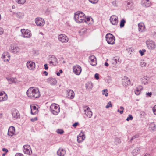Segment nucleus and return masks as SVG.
I'll return each instance as SVG.
<instances>
[{"instance_id": "37998d69", "label": "nucleus", "mask_w": 156, "mask_h": 156, "mask_svg": "<svg viewBox=\"0 0 156 156\" xmlns=\"http://www.w3.org/2000/svg\"><path fill=\"white\" fill-rule=\"evenodd\" d=\"M112 4L113 6L117 7L118 6V2L116 0H114L112 2Z\"/></svg>"}, {"instance_id": "79ce46f5", "label": "nucleus", "mask_w": 156, "mask_h": 156, "mask_svg": "<svg viewBox=\"0 0 156 156\" xmlns=\"http://www.w3.org/2000/svg\"><path fill=\"white\" fill-rule=\"evenodd\" d=\"M88 1L91 3L95 4L98 3L99 0H88Z\"/></svg>"}, {"instance_id": "ea45409f", "label": "nucleus", "mask_w": 156, "mask_h": 156, "mask_svg": "<svg viewBox=\"0 0 156 156\" xmlns=\"http://www.w3.org/2000/svg\"><path fill=\"white\" fill-rule=\"evenodd\" d=\"M16 1L19 4H23L25 2L26 0H16Z\"/></svg>"}, {"instance_id": "49530a36", "label": "nucleus", "mask_w": 156, "mask_h": 156, "mask_svg": "<svg viewBox=\"0 0 156 156\" xmlns=\"http://www.w3.org/2000/svg\"><path fill=\"white\" fill-rule=\"evenodd\" d=\"M133 119V117L131 115H129L128 117L127 118L126 120L127 121H129V120H132Z\"/></svg>"}, {"instance_id": "c9c22d12", "label": "nucleus", "mask_w": 156, "mask_h": 156, "mask_svg": "<svg viewBox=\"0 0 156 156\" xmlns=\"http://www.w3.org/2000/svg\"><path fill=\"white\" fill-rule=\"evenodd\" d=\"M156 125L154 123L152 122L150 124L149 127V129L150 131H154L155 129Z\"/></svg>"}, {"instance_id": "4468645a", "label": "nucleus", "mask_w": 156, "mask_h": 156, "mask_svg": "<svg viewBox=\"0 0 156 156\" xmlns=\"http://www.w3.org/2000/svg\"><path fill=\"white\" fill-rule=\"evenodd\" d=\"M84 109L86 115L89 118H91L92 116L93 113L90 108L87 106H86L84 108Z\"/></svg>"}, {"instance_id": "09e8293b", "label": "nucleus", "mask_w": 156, "mask_h": 156, "mask_svg": "<svg viewBox=\"0 0 156 156\" xmlns=\"http://www.w3.org/2000/svg\"><path fill=\"white\" fill-rule=\"evenodd\" d=\"M115 143L116 144H118L121 142L120 139L119 138H116L115 141Z\"/></svg>"}, {"instance_id": "72a5a7b5", "label": "nucleus", "mask_w": 156, "mask_h": 156, "mask_svg": "<svg viewBox=\"0 0 156 156\" xmlns=\"http://www.w3.org/2000/svg\"><path fill=\"white\" fill-rule=\"evenodd\" d=\"M140 150L139 147H137L132 151V154L134 156L136 155L139 153Z\"/></svg>"}, {"instance_id": "2eb2a0df", "label": "nucleus", "mask_w": 156, "mask_h": 156, "mask_svg": "<svg viewBox=\"0 0 156 156\" xmlns=\"http://www.w3.org/2000/svg\"><path fill=\"white\" fill-rule=\"evenodd\" d=\"M110 20L113 25H117L118 24V17L116 16L113 15L110 18Z\"/></svg>"}, {"instance_id": "f257e3e1", "label": "nucleus", "mask_w": 156, "mask_h": 156, "mask_svg": "<svg viewBox=\"0 0 156 156\" xmlns=\"http://www.w3.org/2000/svg\"><path fill=\"white\" fill-rule=\"evenodd\" d=\"M26 94L28 97L33 99L39 98L41 95L38 88L34 87H30L27 91Z\"/></svg>"}, {"instance_id": "7c9ffc66", "label": "nucleus", "mask_w": 156, "mask_h": 156, "mask_svg": "<svg viewBox=\"0 0 156 156\" xmlns=\"http://www.w3.org/2000/svg\"><path fill=\"white\" fill-rule=\"evenodd\" d=\"M48 81L49 83L52 85H55L57 83L56 80L55 78H48Z\"/></svg>"}, {"instance_id": "e2e57ef3", "label": "nucleus", "mask_w": 156, "mask_h": 156, "mask_svg": "<svg viewBox=\"0 0 156 156\" xmlns=\"http://www.w3.org/2000/svg\"><path fill=\"white\" fill-rule=\"evenodd\" d=\"M44 69H45V70H47L48 69V65L47 64H45L44 65Z\"/></svg>"}, {"instance_id": "c03bdc74", "label": "nucleus", "mask_w": 156, "mask_h": 156, "mask_svg": "<svg viewBox=\"0 0 156 156\" xmlns=\"http://www.w3.org/2000/svg\"><path fill=\"white\" fill-rule=\"evenodd\" d=\"M56 132L58 134H62L64 133V131L62 129H58L56 130Z\"/></svg>"}, {"instance_id": "f704fd0d", "label": "nucleus", "mask_w": 156, "mask_h": 156, "mask_svg": "<svg viewBox=\"0 0 156 156\" xmlns=\"http://www.w3.org/2000/svg\"><path fill=\"white\" fill-rule=\"evenodd\" d=\"M127 6L128 8L130 9H132L134 8V5L133 2L129 1L127 2Z\"/></svg>"}, {"instance_id": "69168bd1", "label": "nucleus", "mask_w": 156, "mask_h": 156, "mask_svg": "<svg viewBox=\"0 0 156 156\" xmlns=\"http://www.w3.org/2000/svg\"><path fill=\"white\" fill-rule=\"evenodd\" d=\"M3 115V113L2 112H0V118H2Z\"/></svg>"}, {"instance_id": "a19ab883", "label": "nucleus", "mask_w": 156, "mask_h": 156, "mask_svg": "<svg viewBox=\"0 0 156 156\" xmlns=\"http://www.w3.org/2000/svg\"><path fill=\"white\" fill-rule=\"evenodd\" d=\"M125 22L126 21L124 19H122L121 20L120 24L121 28L122 27L124 26Z\"/></svg>"}, {"instance_id": "473e14b6", "label": "nucleus", "mask_w": 156, "mask_h": 156, "mask_svg": "<svg viewBox=\"0 0 156 156\" xmlns=\"http://www.w3.org/2000/svg\"><path fill=\"white\" fill-rule=\"evenodd\" d=\"M93 87V84L90 82H87L86 84V88L87 90H90Z\"/></svg>"}, {"instance_id": "6e6552de", "label": "nucleus", "mask_w": 156, "mask_h": 156, "mask_svg": "<svg viewBox=\"0 0 156 156\" xmlns=\"http://www.w3.org/2000/svg\"><path fill=\"white\" fill-rule=\"evenodd\" d=\"M73 72L76 75H80L82 71V68L80 66L78 65L74 66L73 67Z\"/></svg>"}, {"instance_id": "bf43d9fd", "label": "nucleus", "mask_w": 156, "mask_h": 156, "mask_svg": "<svg viewBox=\"0 0 156 156\" xmlns=\"http://www.w3.org/2000/svg\"><path fill=\"white\" fill-rule=\"evenodd\" d=\"M2 151L4 152H5V153H7L8 151L7 149L5 148H2Z\"/></svg>"}, {"instance_id": "864d4df0", "label": "nucleus", "mask_w": 156, "mask_h": 156, "mask_svg": "<svg viewBox=\"0 0 156 156\" xmlns=\"http://www.w3.org/2000/svg\"><path fill=\"white\" fill-rule=\"evenodd\" d=\"M4 32V30L2 28L0 27V35L2 34Z\"/></svg>"}, {"instance_id": "f8f14e48", "label": "nucleus", "mask_w": 156, "mask_h": 156, "mask_svg": "<svg viewBox=\"0 0 156 156\" xmlns=\"http://www.w3.org/2000/svg\"><path fill=\"white\" fill-rule=\"evenodd\" d=\"M23 151L25 154L28 155H30L32 153L30 147L28 145H26L23 146Z\"/></svg>"}, {"instance_id": "f03ea898", "label": "nucleus", "mask_w": 156, "mask_h": 156, "mask_svg": "<svg viewBox=\"0 0 156 156\" xmlns=\"http://www.w3.org/2000/svg\"><path fill=\"white\" fill-rule=\"evenodd\" d=\"M74 19L77 23L83 22L85 20V15L82 12H76L74 13Z\"/></svg>"}, {"instance_id": "6e6d98bb", "label": "nucleus", "mask_w": 156, "mask_h": 156, "mask_svg": "<svg viewBox=\"0 0 156 156\" xmlns=\"http://www.w3.org/2000/svg\"><path fill=\"white\" fill-rule=\"evenodd\" d=\"M37 117H34V118H32L30 120L32 122H34V121L37 120Z\"/></svg>"}, {"instance_id": "680f3d73", "label": "nucleus", "mask_w": 156, "mask_h": 156, "mask_svg": "<svg viewBox=\"0 0 156 156\" xmlns=\"http://www.w3.org/2000/svg\"><path fill=\"white\" fill-rule=\"evenodd\" d=\"M117 112H119L121 114H122L123 112V110H120L119 109L117 110Z\"/></svg>"}, {"instance_id": "9b49d317", "label": "nucleus", "mask_w": 156, "mask_h": 156, "mask_svg": "<svg viewBox=\"0 0 156 156\" xmlns=\"http://www.w3.org/2000/svg\"><path fill=\"white\" fill-rule=\"evenodd\" d=\"M35 21L37 26L42 27L45 24L44 20L40 17L36 18L35 19Z\"/></svg>"}, {"instance_id": "603ef678", "label": "nucleus", "mask_w": 156, "mask_h": 156, "mask_svg": "<svg viewBox=\"0 0 156 156\" xmlns=\"http://www.w3.org/2000/svg\"><path fill=\"white\" fill-rule=\"evenodd\" d=\"M63 72L62 70V69H60L59 71V72L57 73L56 74L58 76H60V73H62Z\"/></svg>"}, {"instance_id": "de8ad7c7", "label": "nucleus", "mask_w": 156, "mask_h": 156, "mask_svg": "<svg viewBox=\"0 0 156 156\" xmlns=\"http://www.w3.org/2000/svg\"><path fill=\"white\" fill-rule=\"evenodd\" d=\"M112 104L111 102L110 101L108 102L107 105L105 106V108H108L110 107H112Z\"/></svg>"}, {"instance_id": "4c0bfd02", "label": "nucleus", "mask_w": 156, "mask_h": 156, "mask_svg": "<svg viewBox=\"0 0 156 156\" xmlns=\"http://www.w3.org/2000/svg\"><path fill=\"white\" fill-rule=\"evenodd\" d=\"M15 14H16V16L20 18H23L24 16V13L23 12H18Z\"/></svg>"}, {"instance_id": "423d86ee", "label": "nucleus", "mask_w": 156, "mask_h": 156, "mask_svg": "<svg viewBox=\"0 0 156 156\" xmlns=\"http://www.w3.org/2000/svg\"><path fill=\"white\" fill-rule=\"evenodd\" d=\"M58 39L62 43H67L69 40L68 37L63 34H60L58 35Z\"/></svg>"}, {"instance_id": "6ab92c4d", "label": "nucleus", "mask_w": 156, "mask_h": 156, "mask_svg": "<svg viewBox=\"0 0 156 156\" xmlns=\"http://www.w3.org/2000/svg\"><path fill=\"white\" fill-rule=\"evenodd\" d=\"M10 51L14 54H16L20 51V48L18 46H12L10 49Z\"/></svg>"}, {"instance_id": "052dcab7", "label": "nucleus", "mask_w": 156, "mask_h": 156, "mask_svg": "<svg viewBox=\"0 0 156 156\" xmlns=\"http://www.w3.org/2000/svg\"><path fill=\"white\" fill-rule=\"evenodd\" d=\"M152 94V93L151 92H148L146 94V95L147 96L150 97L151 96Z\"/></svg>"}, {"instance_id": "0e129e2a", "label": "nucleus", "mask_w": 156, "mask_h": 156, "mask_svg": "<svg viewBox=\"0 0 156 156\" xmlns=\"http://www.w3.org/2000/svg\"><path fill=\"white\" fill-rule=\"evenodd\" d=\"M43 74H44L45 76H46L48 75V73L46 71L43 72Z\"/></svg>"}, {"instance_id": "dca6fc26", "label": "nucleus", "mask_w": 156, "mask_h": 156, "mask_svg": "<svg viewBox=\"0 0 156 156\" xmlns=\"http://www.w3.org/2000/svg\"><path fill=\"white\" fill-rule=\"evenodd\" d=\"M8 97L4 91L0 92V102L5 101L7 100Z\"/></svg>"}, {"instance_id": "a211bd4d", "label": "nucleus", "mask_w": 156, "mask_h": 156, "mask_svg": "<svg viewBox=\"0 0 156 156\" xmlns=\"http://www.w3.org/2000/svg\"><path fill=\"white\" fill-rule=\"evenodd\" d=\"M15 127L12 126L9 127L8 130V135L10 136H12L15 134Z\"/></svg>"}, {"instance_id": "a878e982", "label": "nucleus", "mask_w": 156, "mask_h": 156, "mask_svg": "<svg viewBox=\"0 0 156 156\" xmlns=\"http://www.w3.org/2000/svg\"><path fill=\"white\" fill-rule=\"evenodd\" d=\"M138 30L140 32H143L144 31L145 26L143 23H140L138 24Z\"/></svg>"}, {"instance_id": "4be33fe9", "label": "nucleus", "mask_w": 156, "mask_h": 156, "mask_svg": "<svg viewBox=\"0 0 156 156\" xmlns=\"http://www.w3.org/2000/svg\"><path fill=\"white\" fill-rule=\"evenodd\" d=\"M10 55L7 52L3 53L2 55V58L4 62H8L10 59Z\"/></svg>"}, {"instance_id": "8fccbe9b", "label": "nucleus", "mask_w": 156, "mask_h": 156, "mask_svg": "<svg viewBox=\"0 0 156 156\" xmlns=\"http://www.w3.org/2000/svg\"><path fill=\"white\" fill-rule=\"evenodd\" d=\"M152 110L154 114L156 115V105L153 108Z\"/></svg>"}, {"instance_id": "4d7b16f0", "label": "nucleus", "mask_w": 156, "mask_h": 156, "mask_svg": "<svg viewBox=\"0 0 156 156\" xmlns=\"http://www.w3.org/2000/svg\"><path fill=\"white\" fill-rule=\"evenodd\" d=\"M79 124V123L78 122H75L72 125V126L74 127V128H76L77 126Z\"/></svg>"}, {"instance_id": "f3484780", "label": "nucleus", "mask_w": 156, "mask_h": 156, "mask_svg": "<svg viewBox=\"0 0 156 156\" xmlns=\"http://www.w3.org/2000/svg\"><path fill=\"white\" fill-rule=\"evenodd\" d=\"M89 62L93 66H95L97 64L96 59L95 56L91 55L89 57Z\"/></svg>"}, {"instance_id": "5701e85b", "label": "nucleus", "mask_w": 156, "mask_h": 156, "mask_svg": "<svg viewBox=\"0 0 156 156\" xmlns=\"http://www.w3.org/2000/svg\"><path fill=\"white\" fill-rule=\"evenodd\" d=\"M6 79L8 81L9 83L10 84L18 83L17 79L16 78L9 77H7Z\"/></svg>"}, {"instance_id": "2f4dec72", "label": "nucleus", "mask_w": 156, "mask_h": 156, "mask_svg": "<svg viewBox=\"0 0 156 156\" xmlns=\"http://www.w3.org/2000/svg\"><path fill=\"white\" fill-rule=\"evenodd\" d=\"M85 19L84 22H86L87 24H92L93 23V20L92 18L90 17H87L86 18L85 16Z\"/></svg>"}, {"instance_id": "338daca9", "label": "nucleus", "mask_w": 156, "mask_h": 156, "mask_svg": "<svg viewBox=\"0 0 156 156\" xmlns=\"http://www.w3.org/2000/svg\"><path fill=\"white\" fill-rule=\"evenodd\" d=\"M120 109H121V110H123H123L124 109V107L122 106L120 107Z\"/></svg>"}, {"instance_id": "aec40b11", "label": "nucleus", "mask_w": 156, "mask_h": 156, "mask_svg": "<svg viewBox=\"0 0 156 156\" xmlns=\"http://www.w3.org/2000/svg\"><path fill=\"white\" fill-rule=\"evenodd\" d=\"M120 62L119 57L116 56L112 60V64L114 67L116 66L117 64H119Z\"/></svg>"}, {"instance_id": "0eeeda50", "label": "nucleus", "mask_w": 156, "mask_h": 156, "mask_svg": "<svg viewBox=\"0 0 156 156\" xmlns=\"http://www.w3.org/2000/svg\"><path fill=\"white\" fill-rule=\"evenodd\" d=\"M77 141L79 143H81L85 139L86 136L85 132L81 131L80 133L77 136Z\"/></svg>"}, {"instance_id": "1a4fd4ad", "label": "nucleus", "mask_w": 156, "mask_h": 156, "mask_svg": "<svg viewBox=\"0 0 156 156\" xmlns=\"http://www.w3.org/2000/svg\"><path fill=\"white\" fill-rule=\"evenodd\" d=\"M49 63L51 66H55L58 64L57 58L54 55H51L48 59Z\"/></svg>"}, {"instance_id": "58836bf2", "label": "nucleus", "mask_w": 156, "mask_h": 156, "mask_svg": "<svg viewBox=\"0 0 156 156\" xmlns=\"http://www.w3.org/2000/svg\"><path fill=\"white\" fill-rule=\"evenodd\" d=\"M108 90L107 89H104L102 91V94L107 97L108 96Z\"/></svg>"}, {"instance_id": "ddd939ff", "label": "nucleus", "mask_w": 156, "mask_h": 156, "mask_svg": "<svg viewBox=\"0 0 156 156\" xmlns=\"http://www.w3.org/2000/svg\"><path fill=\"white\" fill-rule=\"evenodd\" d=\"M26 65L28 69L31 70H34L35 67V64L32 61L27 62L26 63Z\"/></svg>"}, {"instance_id": "5fc2aeb1", "label": "nucleus", "mask_w": 156, "mask_h": 156, "mask_svg": "<svg viewBox=\"0 0 156 156\" xmlns=\"http://www.w3.org/2000/svg\"><path fill=\"white\" fill-rule=\"evenodd\" d=\"M94 77L97 80H98L99 79V74L98 73H96L94 75Z\"/></svg>"}, {"instance_id": "393cba45", "label": "nucleus", "mask_w": 156, "mask_h": 156, "mask_svg": "<svg viewBox=\"0 0 156 156\" xmlns=\"http://www.w3.org/2000/svg\"><path fill=\"white\" fill-rule=\"evenodd\" d=\"M141 4L143 6L146 7H149L151 5L149 0H143L141 2Z\"/></svg>"}, {"instance_id": "a18cd8bd", "label": "nucleus", "mask_w": 156, "mask_h": 156, "mask_svg": "<svg viewBox=\"0 0 156 156\" xmlns=\"http://www.w3.org/2000/svg\"><path fill=\"white\" fill-rule=\"evenodd\" d=\"M146 51L145 49H144L140 50L139 51V52L140 53L141 56H143L144 55V53Z\"/></svg>"}, {"instance_id": "bb28decb", "label": "nucleus", "mask_w": 156, "mask_h": 156, "mask_svg": "<svg viewBox=\"0 0 156 156\" xmlns=\"http://www.w3.org/2000/svg\"><path fill=\"white\" fill-rule=\"evenodd\" d=\"M122 83L123 85L125 86L129 85L130 83L129 79L128 77H125L123 78Z\"/></svg>"}, {"instance_id": "774afa93", "label": "nucleus", "mask_w": 156, "mask_h": 156, "mask_svg": "<svg viewBox=\"0 0 156 156\" xmlns=\"http://www.w3.org/2000/svg\"><path fill=\"white\" fill-rule=\"evenodd\" d=\"M109 64H108L107 62H105V66H106L107 67L108 66Z\"/></svg>"}, {"instance_id": "c756f323", "label": "nucleus", "mask_w": 156, "mask_h": 156, "mask_svg": "<svg viewBox=\"0 0 156 156\" xmlns=\"http://www.w3.org/2000/svg\"><path fill=\"white\" fill-rule=\"evenodd\" d=\"M75 95L74 92L72 90H70L68 91L67 97L69 98L73 99Z\"/></svg>"}, {"instance_id": "39448f33", "label": "nucleus", "mask_w": 156, "mask_h": 156, "mask_svg": "<svg viewBox=\"0 0 156 156\" xmlns=\"http://www.w3.org/2000/svg\"><path fill=\"white\" fill-rule=\"evenodd\" d=\"M21 32L22 34V36L24 38H30L32 36L31 32L29 30L22 29Z\"/></svg>"}, {"instance_id": "7ed1b4c3", "label": "nucleus", "mask_w": 156, "mask_h": 156, "mask_svg": "<svg viewBox=\"0 0 156 156\" xmlns=\"http://www.w3.org/2000/svg\"><path fill=\"white\" fill-rule=\"evenodd\" d=\"M50 109L51 112L53 114L56 115L60 112V108L58 105L55 103H53L51 105Z\"/></svg>"}, {"instance_id": "412c9836", "label": "nucleus", "mask_w": 156, "mask_h": 156, "mask_svg": "<svg viewBox=\"0 0 156 156\" xmlns=\"http://www.w3.org/2000/svg\"><path fill=\"white\" fill-rule=\"evenodd\" d=\"M12 115L14 119H17L20 117V114L18 111L16 109H13L12 110Z\"/></svg>"}, {"instance_id": "cd10ccee", "label": "nucleus", "mask_w": 156, "mask_h": 156, "mask_svg": "<svg viewBox=\"0 0 156 156\" xmlns=\"http://www.w3.org/2000/svg\"><path fill=\"white\" fill-rule=\"evenodd\" d=\"M57 154L59 156H64L66 154L65 150L62 148H60L57 151Z\"/></svg>"}, {"instance_id": "9d476101", "label": "nucleus", "mask_w": 156, "mask_h": 156, "mask_svg": "<svg viewBox=\"0 0 156 156\" xmlns=\"http://www.w3.org/2000/svg\"><path fill=\"white\" fill-rule=\"evenodd\" d=\"M146 44L147 47L149 49H153L155 48L156 45L154 42L151 40H147L146 41Z\"/></svg>"}, {"instance_id": "13d9d810", "label": "nucleus", "mask_w": 156, "mask_h": 156, "mask_svg": "<svg viewBox=\"0 0 156 156\" xmlns=\"http://www.w3.org/2000/svg\"><path fill=\"white\" fill-rule=\"evenodd\" d=\"M15 156H23V155L20 153H17Z\"/></svg>"}, {"instance_id": "e433bc0d", "label": "nucleus", "mask_w": 156, "mask_h": 156, "mask_svg": "<svg viewBox=\"0 0 156 156\" xmlns=\"http://www.w3.org/2000/svg\"><path fill=\"white\" fill-rule=\"evenodd\" d=\"M147 76H144L141 79V81L142 83L144 84H146L147 83Z\"/></svg>"}, {"instance_id": "c85d7f7f", "label": "nucleus", "mask_w": 156, "mask_h": 156, "mask_svg": "<svg viewBox=\"0 0 156 156\" xmlns=\"http://www.w3.org/2000/svg\"><path fill=\"white\" fill-rule=\"evenodd\" d=\"M143 89V87L142 86H139L137 87H136L135 89L134 90L135 94L137 95H139L142 90Z\"/></svg>"}, {"instance_id": "20e7f679", "label": "nucleus", "mask_w": 156, "mask_h": 156, "mask_svg": "<svg viewBox=\"0 0 156 156\" xmlns=\"http://www.w3.org/2000/svg\"><path fill=\"white\" fill-rule=\"evenodd\" d=\"M106 41L109 44H113L115 43V37L110 33L107 34L105 36Z\"/></svg>"}, {"instance_id": "b1692460", "label": "nucleus", "mask_w": 156, "mask_h": 156, "mask_svg": "<svg viewBox=\"0 0 156 156\" xmlns=\"http://www.w3.org/2000/svg\"><path fill=\"white\" fill-rule=\"evenodd\" d=\"M31 108V113L32 114L34 115L38 112L36 107L33 105H30Z\"/></svg>"}, {"instance_id": "3c124183", "label": "nucleus", "mask_w": 156, "mask_h": 156, "mask_svg": "<svg viewBox=\"0 0 156 156\" xmlns=\"http://www.w3.org/2000/svg\"><path fill=\"white\" fill-rule=\"evenodd\" d=\"M138 137V136L137 135H135L134 136H133L132 137V138H131V139L130 140V142H132V140L134 139L137 138Z\"/></svg>"}]
</instances>
